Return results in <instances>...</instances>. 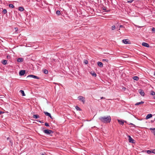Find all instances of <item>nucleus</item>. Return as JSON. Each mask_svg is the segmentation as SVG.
<instances>
[{"label": "nucleus", "mask_w": 155, "mask_h": 155, "mask_svg": "<svg viewBox=\"0 0 155 155\" xmlns=\"http://www.w3.org/2000/svg\"><path fill=\"white\" fill-rule=\"evenodd\" d=\"M44 113L45 114V115L48 116L49 117L51 118L52 119L51 114L49 113L46 111H44Z\"/></svg>", "instance_id": "obj_8"}, {"label": "nucleus", "mask_w": 155, "mask_h": 155, "mask_svg": "<svg viewBox=\"0 0 155 155\" xmlns=\"http://www.w3.org/2000/svg\"><path fill=\"white\" fill-rule=\"evenodd\" d=\"M39 121V122H40V123H43V122L41 121Z\"/></svg>", "instance_id": "obj_43"}, {"label": "nucleus", "mask_w": 155, "mask_h": 155, "mask_svg": "<svg viewBox=\"0 0 155 155\" xmlns=\"http://www.w3.org/2000/svg\"><path fill=\"white\" fill-rule=\"evenodd\" d=\"M115 25H113L112 26V30H114V29H115Z\"/></svg>", "instance_id": "obj_34"}, {"label": "nucleus", "mask_w": 155, "mask_h": 155, "mask_svg": "<svg viewBox=\"0 0 155 155\" xmlns=\"http://www.w3.org/2000/svg\"><path fill=\"white\" fill-rule=\"evenodd\" d=\"M133 1H134V0L128 1H127V2L129 3H131Z\"/></svg>", "instance_id": "obj_32"}, {"label": "nucleus", "mask_w": 155, "mask_h": 155, "mask_svg": "<svg viewBox=\"0 0 155 155\" xmlns=\"http://www.w3.org/2000/svg\"><path fill=\"white\" fill-rule=\"evenodd\" d=\"M45 125L47 127H49V124L47 122H45Z\"/></svg>", "instance_id": "obj_31"}, {"label": "nucleus", "mask_w": 155, "mask_h": 155, "mask_svg": "<svg viewBox=\"0 0 155 155\" xmlns=\"http://www.w3.org/2000/svg\"><path fill=\"white\" fill-rule=\"evenodd\" d=\"M43 71H44V72L45 74H47L48 73V71L46 69H44Z\"/></svg>", "instance_id": "obj_22"}, {"label": "nucleus", "mask_w": 155, "mask_h": 155, "mask_svg": "<svg viewBox=\"0 0 155 155\" xmlns=\"http://www.w3.org/2000/svg\"><path fill=\"white\" fill-rule=\"evenodd\" d=\"M41 155H45L44 154H41Z\"/></svg>", "instance_id": "obj_47"}, {"label": "nucleus", "mask_w": 155, "mask_h": 155, "mask_svg": "<svg viewBox=\"0 0 155 155\" xmlns=\"http://www.w3.org/2000/svg\"><path fill=\"white\" fill-rule=\"evenodd\" d=\"M19 11L22 12L24 10V8L23 7H19Z\"/></svg>", "instance_id": "obj_19"}, {"label": "nucleus", "mask_w": 155, "mask_h": 155, "mask_svg": "<svg viewBox=\"0 0 155 155\" xmlns=\"http://www.w3.org/2000/svg\"><path fill=\"white\" fill-rule=\"evenodd\" d=\"M133 79L134 80L138 81L139 80V78L137 76H134L133 77Z\"/></svg>", "instance_id": "obj_18"}, {"label": "nucleus", "mask_w": 155, "mask_h": 155, "mask_svg": "<svg viewBox=\"0 0 155 155\" xmlns=\"http://www.w3.org/2000/svg\"><path fill=\"white\" fill-rule=\"evenodd\" d=\"M2 12L4 14H5L7 13V10L6 9H4Z\"/></svg>", "instance_id": "obj_26"}, {"label": "nucleus", "mask_w": 155, "mask_h": 155, "mask_svg": "<svg viewBox=\"0 0 155 155\" xmlns=\"http://www.w3.org/2000/svg\"><path fill=\"white\" fill-rule=\"evenodd\" d=\"M152 31L153 32V33L155 32V28H153L152 29Z\"/></svg>", "instance_id": "obj_33"}, {"label": "nucleus", "mask_w": 155, "mask_h": 155, "mask_svg": "<svg viewBox=\"0 0 155 155\" xmlns=\"http://www.w3.org/2000/svg\"><path fill=\"white\" fill-rule=\"evenodd\" d=\"M130 124L131 125L135 126V125L134 124H132V123H131Z\"/></svg>", "instance_id": "obj_41"}, {"label": "nucleus", "mask_w": 155, "mask_h": 155, "mask_svg": "<svg viewBox=\"0 0 155 155\" xmlns=\"http://www.w3.org/2000/svg\"><path fill=\"white\" fill-rule=\"evenodd\" d=\"M128 137L129 138V142L131 143H134V140L131 138L130 136L128 135Z\"/></svg>", "instance_id": "obj_7"}, {"label": "nucleus", "mask_w": 155, "mask_h": 155, "mask_svg": "<svg viewBox=\"0 0 155 155\" xmlns=\"http://www.w3.org/2000/svg\"><path fill=\"white\" fill-rule=\"evenodd\" d=\"M28 77L32 78H35V79H40V78L39 77H38L36 76H35V75H31V74H30V75H28L27 77V78H28Z\"/></svg>", "instance_id": "obj_4"}, {"label": "nucleus", "mask_w": 155, "mask_h": 155, "mask_svg": "<svg viewBox=\"0 0 155 155\" xmlns=\"http://www.w3.org/2000/svg\"><path fill=\"white\" fill-rule=\"evenodd\" d=\"M122 26H123L122 25H121L120 26V27H122Z\"/></svg>", "instance_id": "obj_45"}, {"label": "nucleus", "mask_w": 155, "mask_h": 155, "mask_svg": "<svg viewBox=\"0 0 155 155\" xmlns=\"http://www.w3.org/2000/svg\"><path fill=\"white\" fill-rule=\"evenodd\" d=\"M108 59H103L102 60V61L103 62H108Z\"/></svg>", "instance_id": "obj_27"}, {"label": "nucleus", "mask_w": 155, "mask_h": 155, "mask_svg": "<svg viewBox=\"0 0 155 155\" xmlns=\"http://www.w3.org/2000/svg\"><path fill=\"white\" fill-rule=\"evenodd\" d=\"M111 117L110 116L106 117H100L99 118V120L101 122L105 123H107L110 122L111 121Z\"/></svg>", "instance_id": "obj_1"}, {"label": "nucleus", "mask_w": 155, "mask_h": 155, "mask_svg": "<svg viewBox=\"0 0 155 155\" xmlns=\"http://www.w3.org/2000/svg\"><path fill=\"white\" fill-rule=\"evenodd\" d=\"M142 45L146 47H149V45L148 43L144 42L142 43Z\"/></svg>", "instance_id": "obj_10"}, {"label": "nucleus", "mask_w": 155, "mask_h": 155, "mask_svg": "<svg viewBox=\"0 0 155 155\" xmlns=\"http://www.w3.org/2000/svg\"><path fill=\"white\" fill-rule=\"evenodd\" d=\"M40 117L38 115V114H34L33 116V118H38Z\"/></svg>", "instance_id": "obj_17"}, {"label": "nucleus", "mask_w": 155, "mask_h": 155, "mask_svg": "<svg viewBox=\"0 0 155 155\" xmlns=\"http://www.w3.org/2000/svg\"><path fill=\"white\" fill-rule=\"evenodd\" d=\"M152 114H148L146 116V119H148L149 118H150L151 117H152Z\"/></svg>", "instance_id": "obj_11"}, {"label": "nucleus", "mask_w": 155, "mask_h": 155, "mask_svg": "<svg viewBox=\"0 0 155 155\" xmlns=\"http://www.w3.org/2000/svg\"><path fill=\"white\" fill-rule=\"evenodd\" d=\"M56 14L58 15H59L61 14V12L59 11L58 10L56 12Z\"/></svg>", "instance_id": "obj_25"}, {"label": "nucleus", "mask_w": 155, "mask_h": 155, "mask_svg": "<svg viewBox=\"0 0 155 155\" xmlns=\"http://www.w3.org/2000/svg\"><path fill=\"white\" fill-rule=\"evenodd\" d=\"M7 63V61L6 60H4L3 61V62H2V63L4 65L6 64Z\"/></svg>", "instance_id": "obj_24"}, {"label": "nucleus", "mask_w": 155, "mask_h": 155, "mask_svg": "<svg viewBox=\"0 0 155 155\" xmlns=\"http://www.w3.org/2000/svg\"><path fill=\"white\" fill-rule=\"evenodd\" d=\"M123 42L125 44H130V42L128 39H124L122 40Z\"/></svg>", "instance_id": "obj_5"}, {"label": "nucleus", "mask_w": 155, "mask_h": 155, "mask_svg": "<svg viewBox=\"0 0 155 155\" xmlns=\"http://www.w3.org/2000/svg\"><path fill=\"white\" fill-rule=\"evenodd\" d=\"M118 121L119 123L122 125H123L124 124V120H118Z\"/></svg>", "instance_id": "obj_13"}, {"label": "nucleus", "mask_w": 155, "mask_h": 155, "mask_svg": "<svg viewBox=\"0 0 155 155\" xmlns=\"http://www.w3.org/2000/svg\"><path fill=\"white\" fill-rule=\"evenodd\" d=\"M7 58H10V56H9V55H7Z\"/></svg>", "instance_id": "obj_39"}, {"label": "nucleus", "mask_w": 155, "mask_h": 155, "mask_svg": "<svg viewBox=\"0 0 155 155\" xmlns=\"http://www.w3.org/2000/svg\"><path fill=\"white\" fill-rule=\"evenodd\" d=\"M9 7L11 8H13L14 6L12 4H10L9 5Z\"/></svg>", "instance_id": "obj_21"}, {"label": "nucleus", "mask_w": 155, "mask_h": 155, "mask_svg": "<svg viewBox=\"0 0 155 155\" xmlns=\"http://www.w3.org/2000/svg\"><path fill=\"white\" fill-rule=\"evenodd\" d=\"M20 92L21 93V94H22V96H25V94L23 90H20Z\"/></svg>", "instance_id": "obj_20"}, {"label": "nucleus", "mask_w": 155, "mask_h": 155, "mask_svg": "<svg viewBox=\"0 0 155 155\" xmlns=\"http://www.w3.org/2000/svg\"><path fill=\"white\" fill-rule=\"evenodd\" d=\"M97 64H98V66L101 68L102 67H103V64L101 62H98L97 63Z\"/></svg>", "instance_id": "obj_12"}, {"label": "nucleus", "mask_w": 155, "mask_h": 155, "mask_svg": "<svg viewBox=\"0 0 155 155\" xmlns=\"http://www.w3.org/2000/svg\"><path fill=\"white\" fill-rule=\"evenodd\" d=\"M150 129L151 130L152 132L153 133L154 135L155 136V128H150Z\"/></svg>", "instance_id": "obj_15"}, {"label": "nucleus", "mask_w": 155, "mask_h": 155, "mask_svg": "<svg viewBox=\"0 0 155 155\" xmlns=\"http://www.w3.org/2000/svg\"><path fill=\"white\" fill-rule=\"evenodd\" d=\"M91 74L92 75V76H93L95 77L96 76V73L95 72H93Z\"/></svg>", "instance_id": "obj_30"}, {"label": "nucleus", "mask_w": 155, "mask_h": 155, "mask_svg": "<svg viewBox=\"0 0 155 155\" xmlns=\"http://www.w3.org/2000/svg\"><path fill=\"white\" fill-rule=\"evenodd\" d=\"M25 73V71L24 70H21L19 73V74L21 76L23 75Z\"/></svg>", "instance_id": "obj_9"}, {"label": "nucleus", "mask_w": 155, "mask_h": 155, "mask_svg": "<svg viewBox=\"0 0 155 155\" xmlns=\"http://www.w3.org/2000/svg\"><path fill=\"white\" fill-rule=\"evenodd\" d=\"M84 63L85 64H87L88 63V61H87V60H85V61H84Z\"/></svg>", "instance_id": "obj_35"}, {"label": "nucleus", "mask_w": 155, "mask_h": 155, "mask_svg": "<svg viewBox=\"0 0 155 155\" xmlns=\"http://www.w3.org/2000/svg\"><path fill=\"white\" fill-rule=\"evenodd\" d=\"M4 113V112L0 111V114H3Z\"/></svg>", "instance_id": "obj_38"}, {"label": "nucleus", "mask_w": 155, "mask_h": 155, "mask_svg": "<svg viewBox=\"0 0 155 155\" xmlns=\"http://www.w3.org/2000/svg\"><path fill=\"white\" fill-rule=\"evenodd\" d=\"M153 122H154L153 120H151V122L152 123H153Z\"/></svg>", "instance_id": "obj_44"}, {"label": "nucleus", "mask_w": 155, "mask_h": 155, "mask_svg": "<svg viewBox=\"0 0 155 155\" xmlns=\"http://www.w3.org/2000/svg\"><path fill=\"white\" fill-rule=\"evenodd\" d=\"M147 152L148 154H150L151 153H152V151L150 150H147Z\"/></svg>", "instance_id": "obj_28"}, {"label": "nucleus", "mask_w": 155, "mask_h": 155, "mask_svg": "<svg viewBox=\"0 0 155 155\" xmlns=\"http://www.w3.org/2000/svg\"><path fill=\"white\" fill-rule=\"evenodd\" d=\"M103 10H106V8L105 7H104L103 8Z\"/></svg>", "instance_id": "obj_37"}, {"label": "nucleus", "mask_w": 155, "mask_h": 155, "mask_svg": "<svg viewBox=\"0 0 155 155\" xmlns=\"http://www.w3.org/2000/svg\"><path fill=\"white\" fill-rule=\"evenodd\" d=\"M138 92L141 96H144L145 94L143 90L141 89H139Z\"/></svg>", "instance_id": "obj_6"}, {"label": "nucleus", "mask_w": 155, "mask_h": 155, "mask_svg": "<svg viewBox=\"0 0 155 155\" xmlns=\"http://www.w3.org/2000/svg\"><path fill=\"white\" fill-rule=\"evenodd\" d=\"M78 99L79 100L81 101H82V102L83 103V104H84L85 100V98L83 97L82 96H79L78 97Z\"/></svg>", "instance_id": "obj_3"}, {"label": "nucleus", "mask_w": 155, "mask_h": 155, "mask_svg": "<svg viewBox=\"0 0 155 155\" xmlns=\"http://www.w3.org/2000/svg\"><path fill=\"white\" fill-rule=\"evenodd\" d=\"M144 103V102L143 101H141L140 102L137 103L135 104V105L136 106L138 105L139 104H143Z\"/></svg>", "instance_id": "obj_14"}, {"label": "nucleus", "mask_w": 155, "mask_h": 155, "mask_svg": "<svg viewBox=\"0 0 155 155\" xmlns=\"http://www.w3.org/2000/svg\"><path fill=\"white\" fill-rule=\"evenodd\" d=\"M75 108L77 110H78L81 111V109L79 108V107H78V106H76L75 107Z\"/></svg>", "instance_id": "obj_23"}, {"label": "nucleus", "mask_w": 155, "mask_h": 155, "mask_svg": "<svg viewBox=\"0 0 155 155\" xmlns=\"http://www.w3.org/2000/svg\"><path fill=\"white\" fill-rule=\"evenodd\" d=\"M101 99H105V98L103 97H101Z\"/></svg>", "instance_id": "obj_40"}, {"label": "nucleus", "mask_w": 155, "mask_h": 155, "mask_svg": "<svg viewBox=\"0 0 155 155\" xmlns=\"http://www.w3.org/2000/svg\"><path fill=\"white\" fill-rule=\"evenodd\" d=\"M44 132L45 134H50L53 133V132L52 130L49 129H47L44 130Z\"/></svg>", "instance_id": "obj_2"}, {"label": "nucleus", "mask_w": 155, "mask_h": 155, "mask_svg": "<svg viewBox=\"0 0 155 155\" xmlns=\"http://www.w3.org/2000/svg\"><path fill=\"white\" fill-rule=\"evenodd\" d=\"M23 61V59L22 58H19L18 59L17 61L18 62H22Z\"/></svg>", "instance_id": "obj_16"}, {"label": "nucleus", "mask_w": 155, "mask_h": 155, "mask_svg": "<svg viewBox=\"0 0 155 155\" xmlns=\"http://www.w3.org/2000/svg\"><path fill=\"white\" fill-rule=\"evenodd\" d=\"M152 152L153 153L155 154V149H154L152 151Z\"/></svg>", "instance_id": "obj_36"}, {"label": "nucleus", "mask_w": 155, "mask_h": 155, "mask_svg": "<svg viewBox=\"0 0 155 155\" xmlns=\"http://www.w3.org/2000/svg\"><path fill=\"white\" fill-rule=\"evenodd\" d=\"M154 75L155 76V72H154Z\"/></svg>", "instance_id": "obj_46"}, {"label": "nucleus", "mask_w": 155, "mask_h": 155, "mask_svg": "<svg viewBox=\"0 0 155 155\" xmlns=\"http://www.w3.org/2000/svg\"><path fill=\"white\" fill-rule=\"evenodd\" d=\"M150 94L152 95H155V92L154 91H152Z\"/></svg>", "instance_id": "obj_29"}, {"label": "nucleus", "mask_w": 155, "mask_h": 155, "mask_svg": "<svg viewBox=\"0 0 155 155\" xmlns=\"http://www.w3.org/2000/svg\"><path fill=\"white\" fill-rule=\"evenodd\" d=\"M153 99L155 100V96H153Z\"/></svg>", "instance_id": "obj_42"}]
</instances>
